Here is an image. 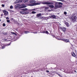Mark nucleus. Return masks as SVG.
I'll use <instances>...</instances> for the list:
<instances>
[{
    "instance_id": "f257e3e1",
    "label": "nucleus",
    "mask_w": 77,
    "mask_h": 77,
    "mask_svg": "<svg viewBox=\"0 0 77 77\" xmlns=\"http://www.w3.org/2000/svg\"><path fill=\"white\" fill-rule=\"evenodd\" d=\"M41 3L42 4H43V5H51V3L49 2H39L33 4H29V6H35V5H41Z\"/></svg>"
},
{
    "instance_id": "f03ea898",
    "label": "nucleus",
    "mask_w": 77,
    "mask_h": 77,
    "mask_svg": "<svg viewBox=\"0 0 77 77\" xmlns=\"http://www.w3.org/2000/svg\"><path fill=\"white\" fill-rule=\"evenodd\" d=\"M22 11L20 12V14H27V13H29V10H28L26 8L22 9Z\"/></svg>"
},
{
    "instance_id": "7ed1b4c3",
    "label": "nucleus",
    "mask_w": 77,
    "mask_h": 77,
    "mask_svg": "<svg viewBox=\"0 0 77 77\" xmlns=\"http://www.w3.org/2000/svg\"><path fill=\"white\" fill-rule=\"evenodd\" d=\"M62 3L61 2H56L55 4V8H61L62 5Z\"/></svg>"
},
{
    "instance_id": "20e7f679",
    "label": "nucleus",
    "mask_w": 77,
    "mask_h": 77,
    "mask_svg": "<svg viewBox=\"0 0 77 77\" xmlns=\"http://www.w3.org/2000/svg\"><path fill=\"white\" fill-rule=\"evenodd\" d=\"M76 19H77V17H76V15L75 14H73L72 18V21L75 22L76 21Z\"/></svg>"
},
{
    "instance_id": "39448f33",
    "label": "nucleus",
    "mask_w": 77,
    "mask_h": 77,
    "mask_svg": "<svg viewBox=\"0 0 77 77\" xmlns=\"http://www.w3.org/2000/svg\"><path fill=\"white\" fill-rule=\"evenodd\" d=\"M3 12L4 13V15H8V12L5 10H3Z\"/></svg>"
},
{
    "instance_id": "423d86ee",
    "label": "nucleus",
    "mask_w": 77,
    "mask_h": 77,
    "mask_svg": "<svg viewBox=\"0 0 77 77\" xmlns=\"http://www.w3.org/2000/svg\"><path fill=\"white\" fill-rule=\"evenodd\" d=\"M72 55L73 56V57H75V58H77V55H76L74 53V52H72Z\"/></svg>"
},
{
    "instance_id": "0eeeda50",
    "label": "nucleus",
    "mask_w": 77,
    "mask_h": 77,
    "mask_svg": "<svg viewBox=\"0 0 77 77\" xmlns=\"http://www.w3.org/2000/svg\"><path fill=\"white\" fill-rule=\"evenodd\" d=\"M60 29L61 30L63 31V32H65V31H66V28L65 27L61 28Z\"/></svg>"
},
{
    "instance_id": "6e6552de",
    "label": "nucleus",
    "mask_w": 77,
    "mask_h": 77,
    "mask_svg": "<svg viewBox=\"0 0 77 77\" xmlns=\"http://www.w3.org/2000/svg\"><path fill=\"white\" fill-rule=\"evenodd\" d=\"M49 17L51 18H56V16L55 15H52L49 16Z\"/></svg>"
},
{
    "instance_id": "1a4fd4ad",
    "label": "nucleus",
    "mask_w": 77,
    "mask_h": 77,
    "mask_svg": "<svg viewBox=\"0 0 77 77\" xmlns=\"http://www.w3.org/2000/svg\"><path fill=\"white\" fill-rule=\"evenodd\" d=\"M20 6L21 7L20 8H24L26 7V6L24 4L21 5Z\"/></svg>"
},
{
    "instance_id": "9d476101",
    "label": "nucleus",
    "mask_w": 77,
    "mask_h": 77,
    "mask_svg": "<svg viewBox=\"0 0 77 77\" xmlns=\"http://www.w3.org/2000/svg\"><path fill=\"white\" fill-rule=\"evenodd\" d=\"M36 16L38 18H39L40 17H41V16H42V14L41 13L38 14L36 15Z\"/></svg>"
},
{
    "instance_id": "9b49d317",
    "label": "nucleus",
    "mask_w": 77,
    "mask_h": 77,
    "mask_svg": "<svg viewBox=\"0 0 77 77\" xmlns=\"http://www.w3.org/2000/svg\"><path fill=\"white\" fill-rule=\"evenodd\" d=\"M57 40H61V41H64L65 42L66 39L64 38H61V39H59V38H57Z\"/></svg>"
},
{
    "instance_id": "f8f14e48",
    "label": "nucleus",
    "mask_w": 77,
    "mask_h": 77,
    "mask_svg": "<svg viewBox=\"0 0 77 77\" xmlns=\"http://www.w3.org/2000/svg\"><path fill=\"white\" fill-rule=\"evenodd\" d=\"M35 2H36V1L34 0H31L30 1V3H34Z\"/></svg>"
},
{
    "instance_id": "ddd939ff",
    "label": "nucleus",
    "mask_w": 77,
    "mask_h": 77,
    "mask_svg": "<svg viewBox=\"0 0 77 77\" xmlns=\"http://www.w3.org/2000/svg\"><path fill=\"white\" fill-rule=\"evenodd\" d=\"M65 24L66 26L67 27H69V23H68L66 22L65 23Z\"/></svg>"
},
{
    "instance_id": "4468645a",
    "label": "nucleus",
    "mask_w": 77,
    "mask_h": 77,
    "mask_svg": "<svg viewBox=\"0 0 77 77\" xmlns=\"http://www.w3.org/2000/svg\"><path fill=\"white\" fill-rule=\"evenodd\" d=\"M2 49H3L5 47V45L4 44H2Z\"/></svg>"
},
{
    "instance_id": "2eb2a0df",
    "label": "nucleus",
    "mask_w": 77,
    "mask_h": 77,
    "mask_svg": "<svg viewBox=\"0 0 77 77\" xmlns=\"http://www.w3.org/2000/svg\"><path fill=\"white\" fill-rule=\"evenodd\" d=\"M29 32L28 31H25L24 32V33L25 34H27V33H29Z\"/></svg>"
},
{
    "instance_id": "dca6fc26",
    "label": "nucleus",
    "mask_w": 77,
    "mask_h": 77,
    "mask_svg": "<svg viewBox=\"0 0 77 77\" xmlns=\"http://www.w3.org/2000/svg\"><path fill=\"white\" fill-rule=\"evenodd\" d=\"M49 6L50 8H54V6L53 5H49Z\"/></svg>"
},
{
    "instance_id": "f3484780",
    "label": "nucleus",
    "mask_w": 77,
    "mask_h": 77,
    "mask_svg": "<svg viewBox=\"0 0 77 77\" xmlns=\"http://www.w3.org/2000/svg\"><path fill=\"white\" fill-rule=\"evenodd\" d=\"M69 42V40L68 39H66L65 42Z\"/></svg>"
},
{
    "instance_id": "a211bd4d",
    "label": "nucleus",
    "mask_w": 77,
    "mask_h": 77,
    "mask_svg": "<svg viewBox=\"0 0 77 77\" xmlns=\"http://www.w3.org/2000/svg\"><path fill=\"white\" fill-rule=\"evenodd\" d=\"M29 2V0H24V2L26 3V2Z\"/></svg>"
},
{
    "instance_id": "6ab92c4d",
    "label": "nucleus",
    "mask_w": 77,
    "mask_h": 77,
    "mask_svg": "<svg viewBox=\"0 0 77 77\" xmlns=\"http://www.w3.org/2000/svg\"><path fill=\"white\" fill-rule=\"evenodd\" d=\"M49 9V8L47 7H45V10H47V9Z\"/></svg>"
},
{
    "instance_id": "aec40b11",
    "label": "nucleus",
    "mask_w": 77,
    "mask_h": 77,
    "mask_svg": "<svg viewBox=\"0 0 77 77\" xmlns=\"http://www.w3.org/2000/svg\"><path fill=\"white\" fill-rule=\"evenodd\" d=\"M17 2H15V3H19L20 2H19V0H17L16 1Z\"/></svg>"
},
{
    "instance_id": "412c9836",
    "label": "nucleus",
    "mask_w": 77,
    "mask_h": 77,
    "mask_svg": "<svg viewBox=\"0 0 77 77\" xmlns=\"http://www.w3.org/2000/svg\"><path fill=\"white\" fill-rule=\"evenodd\" d=\"M43 18V17L42 16L40 17H38V19H42V18Z\"/></svg>"
},
{
    "instance_id": "4be33fe9",
    "label": "nucleus",
    "mask_w": 77,
    "mask_h": 77,
    "mask_svg": "<svg viewBox=\"0 0 77 77\" xmlns=\"http://www.w3.org/2000/svg\"><path fill=\"white\" fill-rule=\"evenodd\" d=\"M3 27H5V26H6V24L4 23L3 24Z\"/></svg>"
},
{
    "instance_id": "5701e85b",
    "label": "nucleus",
    "mask_w": 77,
    "mask_h": 77,
    "mask_svg": "<svg viewBox=\"0 0 77 77\" xmlns=\"http://www.w3.org/2000/svg\"><path fill=\"white\" fill-rule=\"evenodd\" d=\"M36 12L35 11H32V14H36Z\"/></svg>"
},
{
    "instance_id": "b1692460",
    "label": "nucleus",
    "mask_w": 77,
    "mask_h": 77,
    "mask_svg": "<svg viewBox=\"0 0 77 77\" xmlns=\"http://www.w3.org/2000/svg\"><path fill=\"white\" fill-rule=\"evenodd\" d=\"M64 15H66V14H67V13L65 11L64 12Z\"/></svg>"
},
{
    "instance_id": "393cba45",
    "label": "nucleus",
    "mask_w": 77,
    "mask_h": 77,
    "mask_svg": "<svg viewBox=\"0 0 77 77\" xmlns=\"http://www.w3.org/2000/svg\"><path fill=\"white\" fill-rule=\"evenodd\" d=\"M57 1H61V2H64V0H57Z\"/></svg>"
},
{
    "instance_id": "a878e982",
    "label": "nucleus",
    "mask_w": 77,
    "mask_h": 77,
    "mask_svg": "<svg viewBox=\"0 0 77 77\" xmlns=\"http://www.w3.org/2000/svg\"><path fill=\"white\" fill-rule=\"evenodd\" d=\"M18 5H16L15 6V8H18Z\"/></svg>"
},
{
    "instance_id": "bb28decb",
    "label": "nucleus",
    "mask_w": 77,
    "mask_h": 77,
    "mask_svg": "<svg viewBox=\"0 0 77 77\" xmlns=\"http://www.w3.org/2000/svg\"><path fill=\"white\" fill-rule=\"evenodd\" d=\"M13 8V6L11 5V6H10V9H12Z\"/></svg>"
},
{
    "instance_id": "cd10ccee",
    "label": "nucleus",
    "mask_w": 77,
    "mask_h": 77,
    "mask_svg": "<svg viewBox=\"0 0 77 77\" xmlns=\"http://www.w3.org/2000/svg\"><path fill=\"white\" fill-rule=\"evenodd\" d=\"M11 33H12V34H14V35H16V34L15 32H12Z\"/></svg>"
},
{
    "instance_id": "c85d7f7f",
    "label": "nucleus",
    "mask_w": 77,
    "mask_h": 77,
    "mask_svg": "<svg viewBox=\"0 0 77 77\" xmlns=\"http://www.w3.org/2000/svg\"><path fill=\"white\" fill-rule=\"evenodd\" d=\"M7 23H9V22H10V20H7Z\"/></svg>"
},
{
    "instance_id": "c756f323",
    "label": "nucleus",
    "mask_w": 77,
    "mask_h": 77,
    "mask_svg": "<svg viewBox=\"0 0 77 77\" xmlns=\"http://www.w3.org/2000/svg\"><path fill=\"white\" fill-rule=\"evenodd\" d=\"M2 7H5V5H3V4H2Z\"/></svg>"
},
{
    "instance_id": "7c9ffc66",
    "label": "nucleus",
    "mask_w": 77,
    "mask_h": 77,
    "mask_svg": "<svg viewBox=\"0 0 77 77\" xmlns=\"http://www.w3.org/2000/svg\"><path fill=\"white\" fill-rule=\"evenodd\" d=\"M9 18L8 17H7L6 18V20H9Z\"/></svg>"
},
{
    "instance_id": "2f4dec72",
    "label": "nucleus",
    "mask_w": 77,
    "mask_h": 77,
    "mask_svg": "<svg viewBox=\"0 0 77 77\" xmlns=\"http://www.w3.org/2000/svg\"><path fill=\"white\" fill-rule=\"evenodd\" d=\"M46 33H47V34H48V31H46Z\"/></svg>"
},
{
    "instance_id": "473e14b6",
    "label": "nucleus",
    "mask_w": 77,
    "mask_h": 77,
    "mask_svg": "<svg viewBox=\"0 0 77 77\" xmlns=\"http://www.w3.org/2000/svg\"><path fill=\"white\" fill-rule=\"evenodd\" d=\"M57 75H59V76H60V75L58 73H57Z\"/></svg>"
},
{
    "instance_id": "72a5a7b5",
    "label": "nucleus",
    "mask_w": 77,
    "mask_h": 77,
    "mask_svg": "<svg viewBox=\"0 0 77 77\" xmlns=\"http://www.w3.org/2000/svg\"><path fill=\"white\" fill-rule=\"evenodd\" d=\"M32 33H37V32H32Z\"/></svg>"
},
{
    "instance_id": "f704fd0d",
    "label": "nucleus",
    "mask_w": 77,
    "mask_h": 77,
    "mask_svg": "<svg viewBox=\"0 0 77 77\" xmlns=\"http://www.w3.org/2000/svg\"><path fill=\"white\" fill-rule=\"evenodd\" d=\"M10 43V44H8V45H11V43Z\"/></svg>"
},
{
    "instance_id": "c9c22d12",
    "label": "nucleus",
    "mask_w": 77,
    "mask_h": 77,
    "mask_svg": "<svg viewBox=\"0 0 77 77\" xmlns=\"http://www.w3.org/2000/svg\"><path fill=\"white\" fill-rule=\"evenodd\" d=\"M46 72H49V71H46Z\"/></svg>"
},
{
    "instance_id": "e433bc0d",
    "label": "nucleus",
    "mask_w": 77,
    "mask_h": 77,
    "mask_svg": "<svg viewBox=\"0 0 77 77\" xmlns=\"http://www.w3.org/2000/svg\"><path fill=\"white\" fill-rule=\"evenodd\" d=\"M3 16V14H1V16Z\"/></svg>"
},
{
    "instance_id": "4c0bfd02",
    "label": "nucleus",
    "mask_w": 77,
    "mask_h": 77,
    "mask_svg": "<svg viewBox=\"0 0 77 77\" xmlns=\"http://www.w3.org/2000/svg\"><path fill=\"white\" fill-rule=\"evenodd\" d=\"M33 11H35V9H32Z\"/></svg>"
},
{
    "instance_id": "58836bf2",
    "label": "nucleus",
    "mask_w": 77,
    "mask_h": 77,
    "mask_svg": "<svg viewBox=\"0 0 77 77\" xmlns=\"http://www.w3.org/2000/svg\"><path fill=\"white\" fill-rule=\"evenodd\" d=\"M60 77H62V75H60Z\"/></svg>"
},
{
    "instance_id": "ea45409f",
    "label": "nucleus",
    "mask_w": 77,
    "mask_h": 77,
    "mask_svg": "<svg viewBox=\"0 0 77 77\" xmlns=\"http://www.w3.org/2000/svg\"><path fill=\"white\" fill-rule=\"evenodd\" d=\"M75 72H76V71H75Z\"/></svg>"
},
{
    "instance_id": "a19ab883",
    "label": "nucleus",
    "mask_w": 77,
    "mask_h": 77,
    "mask_svg": "<svg viewBox=\"0 0 77 77\" xmlns=\"http://www.w3.org/2000/svg\"><path fill=\"white\" fill-rule=\"evenodd\" d=\"M31 77H32V76H31Z\"/></svg>"
}]
</instances>
